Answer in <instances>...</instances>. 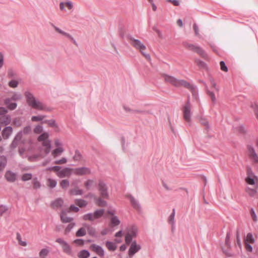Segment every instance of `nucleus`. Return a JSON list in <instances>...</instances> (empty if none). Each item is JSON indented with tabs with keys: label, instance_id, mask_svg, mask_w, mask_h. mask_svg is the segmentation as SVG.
I'll return each instance as SVG.
<instances>
[{
	"label": "nucleus",
	"instance_id": "obj_25",
	"mask_svg": "<svg viewBox=\"0 0 258 258\" xmlns=\"http://www.w3.org/2000/svg\"><path fill=\"white\" fill-rule=\"evenodd\" d=\"M50 25H51V26H52L54 28V29H55V30L57 32H58V33H60V34H62V35H64V36H65L66 37H67L71 40H72V38H73L70 34H69V33H68L67 32H65L64 31L61 30L58 27L55 26L53 23H51Z\"/></svg>",
	"mask_w": 258,
	"mask_h": 258
},
{
	"label": "nucleus",
	"instance_id": "obj_7",
	"mask_svg": "<svg viewBox=\"0 0 258 258\" xmlns=\"http://www.w3.org/2000/svg\"><path fill=\"white\" fill-rule=\"evenodd\" d=\"M183 118L185 121L189 123L191 121V105L189 102V98L188 99L186 103L185 104L182 109Z\"/></svg>",
	"mask_w": 258,
	"mask_h": 258
},
{
	"label": "nucleus",
	"instance_id": "obj_62",
	"mask_svg": "<svg viewBox=\"0 0 258 258\" xmlns=\"http://www.w3.org/2000/svg\"><path fill=\"white\" fill-rule=\"evenodd\" d=\"M245 180L248 184L250 185H253L255 183L254 179L249 176L247 177Z\"/></svg>",
	"mask_w": 258,
	"mask_h": 258
},
{
	"label": "nucleus",
	"instance_id": "obj_44",
	"mask_svg": "<svg viewBox=\"0 0 258 258\" xmlns=\"http://www.w3.org/2000/svg\"><path fill=\"white\" fill-rule=\"evenodd\" d=\"M32 177V174L31 173H24L21 177V179L23 181H26L30 180Z\"/></svg>",
	"mask_w": 258,
	"mask_h": 258
},
{
	"label": "nucleus",
	"instance_id": "obj_41",
	"mask_svg": "<svg viewBox=\"0 0 258 258\" xmlns=\"http://www.w3.org/2000/svg\"><path fill=\"white\" fill-rule=\"evenodd\" d=\"M49 253V250L48 248H45L42 249L39 252L40 257H45L48 255Z\"/></svg>",
	"mask_w": 258,
	"mask_h": 258
},
{
	"label": "nucleus",
	"instance_id": "obj_64",
	"mask_svg": "<svg viewBox=\"0 0 258 258\" xmlns=\"http://www.w3.org/2000/svg\"><path fill=\"white\" fill-rule=\"evenodd\" d=\"M70 210L72 211H73V212H78L79 211L80 209L79 208L77 207V206H75V205H71L70 207Z\"/></svg>",
	"mask_w": 258,
	"mask_h": 258
},
{
	"label": "nucleus",
	"instance_id": "obj_9",
	"mask_svg": "<svg viewBox=\"0 0 258 258\" xmlns=\"http://www.w3.org/2000/svg\"><path fill=\"white\" fill-rule=\"evenodd\" d=\"M247 150L248 152V156L254 163H258V155L255 151L254 148L248 145L247 146Z\"/></svg>",
	"mask_w": 258,
	"mask_h": 258
},
{
	"label": "nucleus",
	"instance_id": "obj_60",
	"mask_svg": "<svg viewBox=\"0 0 258 258\" xmlns=\"http://www.w3.org/2000/svg\"><path fill=\"white\" fill-rule=\"evenodd\" d=\"M97 204L99 206L104 207L106 206L107 203L106 201L103 200L101 198H98L97 200Z\"/></svg>",
	"mask_w": 258,
	"mask_h": 258
},
{
	"label": "nucleus",
	"instance_id": "obj_26",
	"mask_svg": "<svg viewBox=\"0 0 258 258\" xmlns=\"http://www.w3.org/2000/svg\"><path fill=\"white\" fill-rule=\"evenodd\" d=\"M50 25H51V26H52L54 28V29H55V30L57 32H58V33H60V34H62V35H64V36H65L66 37H67L71 40H72V38H73L70 34H69V33H68L67 32H65L64 31L61 30L58 27L55 26L53 23H51Z\"/></svg>",
	"mask_w": 258,
	"mask_h": 258
},
{
	"label": "nucleus",
	"instance_id": "obj_38",
	"mask_svg": "<svg viewBox=\"0 0 258 258\" xmlns=\"http://www.w3.org/2000/svg\"><path fill=\"white\" fill-rule=\"evenodd\" d=\"M70 195H82L83 194V190L77 189H72L69 191Z\"/></svg>",
	"mask_w": 258,
	"mask_h": 258
},
{
	"label": "nucleus",
	"instance_id": "obj_52",
	"mask_svg": "<svg viewBox=\"0 0 258 258\" xmlns=\"http://www.w3.org/2000/svg\"><path fill=\"white\" fill-rule=\"evenodd\" d=\"M8 210V208L6 205H0V216H3V214L6 212Z\"/></svg>",
	"mask_w": 258,
	"mask_h": 258
},
{
	"label": "nucleus",
	"instance_id": "obj_43",
	"mask_svg": "<svg viewBox=\"0 0 258 258\" xmlns=\"http://www.w3.org/2000/svg\"><path fill=\"white\" fill-rule=\"evenodd\" d=\"M196 62L197 63V65L199 67H200L201 68H203V69H208L207 64L203 61H202L200 59H197L196 60Z\"/></svg>",
	"mask_w": 258,
	"mask_h": 258
},
{
	"label": "nucleus",
	"instance_id": "obj_3",
	"mask_svg": "<svg viewBox=\"0 0 258 258\" xmlns=\"http://www.w3.org/2000/svg\"><path fill=\"white\" fill-rule=\"evenodd\" d=\"M22 98V95L19 93H14L11 97L6 98L4 100V105L10 110H15L17 107V101Z\"/></svg>",
	"mask_w": 258,
	"mask_h": 258
},
{
	"label": "nucleus",
	"instance_id": "obj_39",
	"mask_svg": "<svg viewBox=\"0 0 258 258\" xmlns=\"http://www.w3.org/2000/svg\"><path fill=\"white\" fill-rule=\"evenodd\" d=\"M82 158V156L81 153L78 150H76L75 151V155L73 157L74 160L76 161H79L81 160Z\"/></svg>",
	"mask_w": 258,
	"mask_h": 258
},
{
	"label": "nucleus",
	"instance_id": "obj_37",
	"mask_svg": "<svg viewBox=\"0 0 258 258\" xmlns=\"http://www.w3.org/2000/svg\"><path fill=\"white\" fill-rule=\"evenodd\" d=\"M42 123H46L49 126L53 127H57V125L55 122V121L53 119L45 120L42 122Z\"/></svg>",
	"mask_w": 258,
	"mask_h": 258
},
{
	"label": "nucleus",
	"instance_id": "obj_14",
	"mask_svg": "<svg viewBox=\"0 0 258 258\" xmlns=\"http://www.w3.org/2000/svg\"><path fill=\"white\" fill-rule=\"evenodd\" d=\"M22 138V132H19L15 137L12 143L11 144V147L12 148H15L18 145L19 142Z\"/></svg>",
	"mask_w": 258,
	"mask_h": 258
},
{
	"label": "nucleus",
	"instance_id": "obj_22",
	"mask_svg": "<svg viewBox=\"0 0 258 258\" xmlns=\"http://www.w3.org/2000/svg\"><path fill=\"white\" fill-rule=\"evenodd\" d=\"M64 149L62 147L56 148L51 152V155L54 158L60 156L63 152Z\"/></svg>",
	"mask_w": 258,
	"mask_h": 258
},
{
	"label": "nucleus",
	"instance_id": "obj_45",
	"mask_svg": "<svg viewBox=\"0 0 258 258\" xmlns=\"http://www.w3.org/2000/svg\"><path fill=\"white\" fill-rule=\"evenodd\" d=\"M45 117H46V115H38V116H32L31 117V120L32 121H42Z\"/></svg>",
	"mask_w": 258,
	"mask_h": 258
},
{
	"label": "nucleus",
	"instance_id": "obj_16",
	"mask_svg": "<svg viewBox=\"0 0 258 258\" xmlns=\"http://www.w3.org/2000/svg\"><path fill=\"white\" fill-rule=\"evenodd\" d=\"M11 116L9 115H4L0 116V125H7L10 123Z\"/></svg>",
	"mask_w": 258,
	"mask_h": 258
},
{
	"label": "nucleus",
	"instance_id": "obj_57",
	"mask_svg": "<svg viewBox=\"0 0 258 258\" xmlns=\"http://www.w3.org/2000/svg\"><path fill=\"white\" fill-rule=\"evenodd\" d=\"M220 69L222 71L227 72L228 71V68L226 66V64L224 61H221L220 62Z\"/></svg>",
	"mask_w": 258,
	"mask_h": 258
},
{
	"label": "nucleus",
	"instance_id": "obj_30",
	"mask_svg": "<svg viewBox=\"0 0 258 258\" xmlns=\"http://www.w3.org/2000/svg\"><path fill=\"white\" fill-rule=\"evenodd\" d=\"M104 209H98L96 210L93 214L94 219H97L101 218L104 214Z\"/></svg>",
	"mask_w": 258,
	"mask_h": 258
},
{
	"label": "nucleus",
	"instance_id": "obj_32",
	"mask_svg": "<svg viewBox=\"0 0 258 258\" xmlns=\"http://www.w3.org/2000/svg\"><path fill=\"white\" fill-rule=\"evenodd\" d=\"M175 215V210L174 209H172V212L171 214L170 215L168 218V222L170 225H174V217Z\"/></svg>",
	"mask_w": 258,
	"mask_h": 258
},
{
	"label": "nucleus",
	"instance_id": "obj_54",
	"mask_svg": "<svg viewBox=\"0 0 258 258\" xmlns=\"http://www.w3.org/2000/svg\"><path fill=\"white\" fill-rule=\"evenodd\" d=\"M94 181L92 179H88L84 182V185L87 189H89L92 185Z\"/></svg>",
	"mask_w": 258,
	"mask_h": 258
},
{
	"label": "nucleus",
	"instance_id": "obj_31",
	"mask_svg": "<svg viewBox=\"0 0 258 258\" xmlns=\"http://www.w3.org/2000/svg\"><path fill=\"white\" fill-rule=\"evenodd\" d=\"M106 246L110 251H114L116 249V245L111 241H107L106 242Z\"/></svg>",
	"mask_w": 258,
	"mask_h": 258
},
{
	"label": "nucleus",
	"instance_id": "obj_63",
	"mask_svg": "<svg viewBox=\"0 0 258 258\" xmlns=\"http://www.w3.org/2000/svg\"><path fill=\"white\" fill-rule=\"evenodd\" d=\"M230 234L229 232H227L225 238V244L228 246H230Z\"/></svg>",
	"mask_w": 258,
	"mask_h": 258
},
{
	"label": "nucleus",
	"instance_id": "obj_19",
	"mask_svg": "<svg viewBox=\"0 0 258 258\" xmlns=\"http://www.w3.org/2000/svg\"><path fill=\"white\" fill-rule=\"evenodd\" d=\"M163 77L166 82L170 83V84L176 87V84H177L178 80L176 79L175 78L172 76H170L167 75H164Z\"/></svg>",
	"mask_w": 258,
	"mask_h": 258
},
{
	"label": "nucleus",
	"instance_id": "obj_55",
	"mask_svg": "<svg viewBox=\"0 0 258 258\" xmlns=\"http://www.w3.org/2000/svg\"><path fill=\"white\" fill-rule=\"evenodd\" d=\"M246 191L250 196H253L256 192L255 189L250 188L248 187L246 188Z\"/></svg>",
	"mask_w": 258,
	"mask_h": 258
},
{
	"label": "nucleus",
	"instance_id": "obj_15",
	"mask_svg": "<svg viewBox=\"0 0 258 258\" xmlns=\"http://www.w3.org/2000/svg\"><path fill=\"white\" fill-rule=\"evenodd\" d=\"M176 85V87L182 86L190 90H194L195 88L192 84L184 80H178V83Z\"/></svg>",
	"mask_w": 258,
	"mask_h": 258
},
{
	"label": "nucleus",
	"instance_id": "obj_51",
	"mask_svg": "<svg viewBox=\"0 0 258 258\" xmlns=\"http://www.w3.org/2000/svg\"><path fill=\"white\" fill-rule=\"evenodd\" d=\"M17 239L18 240L19 243L21 245L23 246H26L27 245V242L26 241H23L22 240L21 235L19 233H17Z\"/></svg>",
	"mask_w": 258,
	"mask_h": 258
},
{
	"label": "nucleus",
	"instance_id": "obj_28",
	"mask_svg": "<svg viewBox=\"0 0 258 258\" xmlns=\"http://www.w3.org/2000/svg\"><path fill=\"white\" fill-rule=\"evenodd\" d=\"M61 247L63 252L69 255L72 254V247L68 242H66Z\"/></svg>",
	"mask_w": 258,
	"mask_h": 258
},
{
	"label": "nucleus",
	"instance_id": "obj_24",
	"mask_svg": "<svg viewBox=\"0 0 258 258\" xmlns=\"http://www.w3.org/2000/svg\"><path fill=\"white\" fill-rule=\"evenodd\" d=\"M63 203V201L59 198L52 202L51 204V205L53 209H57L60 208L62 206Z\"/></svg>",
	"mask_w": 258,
	"mask_h": 258
},
{
	"label": "nucleus",
	"instance_id": "obj_11",
	"mask_svg": "<svg viewBox=\"0 0 258 258\" xmlns=\"http://www.w3.org/2000/svg\"><path fill=\"white\" fill-rule=\"evenodd\" d=\"M130 201L132 207L138 211L141 210V205L138 200H137L132 195L128 194L126 196Z\"/></svg>",
	"mask_w": 258,
	"mask_h": 258
},
{
	"label": "nucleus",
	"instance_id": "obj_49",
	"mask_svg": "<svg viewBox=\"0 0 258 258\" xmlns=\"http://www.w3.org/2000/svg\"><path fill=\"white\" fill-rule=\"evenodd\" d=\"M207 93L209 96L211 98L213 103H215L216 102V99L214 92L210 91L209 90H207Z\"/></svg>",
	"mask_w": 258,
	"mask_h": 258
},
{
	"label": "nucleus",
	"instance_id": "obj_23",
	"mask_svg": "<svg viewBox=\"0 0 258 258\" xmlns=\"http://www.w3.org/2000/svg\"><path fill=\"white\" fill-rule=\"evenodd\" d=\"M84 226L87 230L88 233L89 235H90V236H91L92 237H97L96 231L94 227L91 226L90 225H89L88 224H85L84 225Z\"/></svg>",
	"mask_w": 258,
	"mask_h": 258
},
{
	"label": "nucleus",
	"instance_id": "obj_1",
	"mask_svg": "<svg viewBox=\"0 0 258 258\" xmlns=\"http://www.w3.org/2000/svg\"><path fill=\"white\" fill-rule=\"evenodd\" d=\"M26 101L29 106L33 109L42 110L46 109V106L39 100L36 99L33 95L29 91L25 93Z\"/></svg>",
	"mask_w": 258,
	"mask_h": 258
},
{
	"label": "nucleus",
	"instance_id": "obj_6",
	"mask_svg": "<svg viewBox=\"0 0 258 258\" xmlns=\"http://www.w3.org/2000/svg\"><path fill=\"white\" fill-rule=\"evenodd\" d=\"M138 232V228L135 226H132L127 231L125 236V242L129 244L132 242L133 238L136 237Z\"/></svg>",
	"mask_w": 258,
	"mask_h": 258
},
{
	"label": "nucleus",
	"instance_id": "obj_13",
	"mask_svg": "<svg viewBox=\"0 0 258 258\" xmlns=\"http://www.w3.org/2000/svg\"><path fill=\"white\" fill-rule=\"evenodd\" d=\"M73 169L69 167H66L63 169L60 170L57 173V176L59 178H63L65 177H69L72 174V171Z\"/></svg>",
	"mask_w": 258,
	"mask_h": 258
},
{
	"label": "nucleus",
	"instance_id": "obj_36",
	"mask_svg": "<svg viewBox=\"0 0 258 258\" xmlns=\"http://www.w3.org/2000/svg\"><path fill=\"white\" fill-rule=\"evenodd\" d=\"M201 123L206 126V129L208 131L210 128V125L208 120L204 117H201L200 119Z\"/></svg>",
	"mask_w": 258,
	"mask_h": 258
},
{
	"label": "nucleus",
	"instance_id": "obj_4",
	"mask_svg": "<svg viewBox=\"0 0 258 258\" xmlns=\"http://www.w3.org/2000/svg\"><path fill=\"white\" fill-rule=\"evenodd\" d=\"M38 141L42 142V145L45 148L44 152L45 154L49 153L51 149V141L49 140V134L47 133H44L38 138Z\"/></svg>",
	"mask_w": 258,
	"mask_h": 258
},
{
	"label": "nucleus",
	"instance_id": "obj_5",
	"mask_svg": "<svg viewBox=\"0 0 258 258\" xmlns=\"http://www.w3.org/2000/svg\"><path fill=\"white\" fill-rule=\"evenodd\" d=\"M183 45L186 49L195 51L202 57H204L206 56L205 51L199 46H197L187 42H183Z\"/></svg>",
	"mask_w": 258,
	"mask_h": 258
},
{
	"label": "nucleus",
	"instance_id": "obj_20",
	"mask_svg": "<svg viewBox=\"0 0 258 258\" xmlns=\"http://www.w3.org/2000/svg\"><path fill=\"white\" fill-rule=\"evenodd\" d=\"M16 174L11 171H8L5 174L6 179L10 182H14L16 179Z\"/></svg>",
	"mask_w": 258,
	"mask_h": 258
},
{
	"label": "nucleus",
	"instance_id": "obj_53",
	"mask_svg": "<svg viewBox=\"0 0 258 258\" xmlns=\"http://www.w3.org/2000/svg\"><path fill=\"white\" fill-rule=\"evenodd\" d=\"M67 162V159L65 157L62 158L60 160H55L54 161V163L55 164H63Z\"/></svg>",
	"mask_w": 258,
	"mask_h": 258
},
{
	"label": "nucleus",
	"instance_id": "obj_61",
	"mask_svg": "<svg viewBox=\"0 0 258 258\" xmlns=\"http://www.w3.org/2000/svg\"><path fill=\"white\" fill-rule=\"evenodd\" d=\"M18 82L16 80H11L9 82V85L10 87L15 88L18 86Z\"/></svg>",
	"mask_w": 258,
	"mask_h": 258
},
{
	"label": "nucleus",
	"instance_id": "obj_35",
	"mask_svg": "<svg viewBox=\"0 0 258 258\" xmlns=\"http://www.w3.org/2000/svg\"><path fill=\"white\" fill-rule=\"evenodd\" d=\"M83 219L85 221L89 220L90 221H93L95 220L92 213H89L84 215Z\"/></svg>",
	"mask_w": 258,
	"mask_h": 258
},
{
	"label": "nucleus",
	"instance_id": "obj_21",
	"mask_svg": "<svg viewBox=\"0 0 258 258\" xmlns=\"http://www.w3.org/2000/svg\"><path fill=\"white\" fill-rule=\"evenodd\" d=\"M60 217L61 221L63 223H70L73 220V218L70 217H68L67 214L64 211H62L60 214Z\"/></svg>",
	"mask_w": 258,
	"mask_h": 258
},
{
	"label": "nucleus",
	"instance_id": "obj_34",
	"mask_svg": "<svg viewBox=\"0 0 258 258\" xmlns=\"http://www.w3.org/2000/svg\"><path fill=\"white\" fill-rule=\"evenodd\" d=\"M89 256L90 253L87 250H82L78 253L79 258H88Z\"/></svg>",
	"mask_w": 258,
	"mask_h": 258
},
{
	"label": "nucleus",
	"instance_id": "obj_17",
	"mask_svg": "<svg viewBox=\"0 0 258 258\" xmlns=\"http://www.w3.org/2000/svg\"><path fill=\"white\" fill-rule=\"evenodd\" d=\"M91 248L99 255L103 256L104 255V251L102 247L95 244L91 245Z\"/></svg>",
	"mask_w": 258,
	"mask_h": 258
},
{
	"label": "nucleus",
	"instance_id": "obj_12",
	"mask_svg": "<svg viewBox=\"0 0 258 258\" xmlns=\"http://www.w3.org/2000/svg\"><path fill=\"white\" fill-rule=\"evenodd\" d=\"M140 249L141 246L140 245H137L136 241H133L128 251L129 256H132L136 253L139 251Z\"/></svg>",
	"mask_w": 258,
	"mask_h": 258
},
{
	"label": "nucleus",
	"instance_id": "obj_10",
	"mask_svg": "<svg viewBox=\"0 0 258 258\" xmlns=\"http://www.w3.org/2000/svg\"><path fill=\"white\" fill-rule=\"evenodd\" d=\"M73 173L77 175H83L91 173L90 169L86 167L73 169Z\"/></svg>",
	"mask_w": 258,
	"mask_h": 258
},
{
	"label": "nucleus",
	"instance_id": "obj_2",
	"mask_svg": "<svg viewBox=\"0 0 258 258\" xmlns=\"http://www.w3.org/2000/svg\"><path fill=\"white\" fill-rule=\"evenodd\" d=\"M127 38L132 46L139 50L146 59H150V55L144 52V51L146 49V46L140 40L134 38L130 35L127 36Z\"/></svg>",
	"mask_w": 258,
	"mask_h": 258
},
{
	"label": "nucleus",
	"instance_id": "obj_50",
	"mask_svg": "<svg viewBox=\"0 0 258 258\" xmlns=\"http://www.w3.org/2000/svg\"><path fill=\"white\" fill-rule=\"evenodd\" d=\"M48 186L51 188L55 187L57 184V182L55 180L50 178L48 179Z\"/></svg>",
	"mask_w": 258,
	"mask_h": 258
},
{
	"label": "nucleus",
	"instance_id": "obj_33",
	"mask_svg": "<svg viewBox=\"0 0 258 258\" xmlns=\"http://www.w3.org/2000/svg\"><path fill=\"white\" fill-rule=\"evenodd\" d=\"M86 234V228L81 227L80 228L76 233V236L77 237L84 236Z\"/></svg>",
	"mask_w": 258,
	"mask_h": 258
},
{
	"label": "nucleus",
	"instance_id": "obj_29",
	"mask_svg": "<svg viewBox=\"0 0 258 258\" xmlns=\"http://www.w3.org/2000/svg\"><path fill=\"white\" fill-rule=\"evenodd\" d=\"M75 204L80 208L85 207L88 205V202L86 200L83 199H76L75 200Z\"/></svg>",
	"mask_w": 258,
	"mask_h": 258
},
{
	"label": "nucleus",
	"instance_id": "obj_56",
	"mask_svg": "<svg viewBox=\"0 0 258 258\" xmlns=\"http://www.w3.org/2000/svg\"><path fill=\"white\" fill-rule=\"evenodd\" d=\"M43 131V127L40 125H37L34 129V132L35 134H40Z\"/></svg>",
	"mask_w": 258,
	"mask_h": 258
},
{
	"label": "nucleus",
	"instance_id": "obj_8",
	"mask_svg": "<svg viewBox=\"0 0 258 258\" xmlns=\"http://www.w3.org/2000/svg\"><path fill=\"white\" fill-rule=\"evenodd\" d=\"M98 189L100 192V196L103 198L107 199L109 198L108 192V187L106 183L102 180H99L98 184Z\"/></svg>",
	"mask_w": 258,
	"mask_h": 258
},
{
	"label": "nucleus",
	"instance_id": "obj_46",
	"mask_svg": "<svg viewBox=\"0 0 258 258\" xmlns=\"http://www.w3.org/2000/svg\"><path fill=\"white\" fill-rule=\"evenodd\" d=\"M111 223L114 226H117L120 224V222L117 216H113L111 218Z\"/></svg>",
	"mask_w": 258,
	"mask_h": 258
},
{
	"label": "nucleus",
	"instance_id": "obj_58",
	"mask_svg": "<svg viewBox=\"0 0 258 258\" xmlns=\"http://www.w3.org/2000/svg\"><path fill=\"white\" fill-rule=\"evenodd\" d=\"M31 131V126L30 125H28V126H25L23 128V130L21 131L22 132V135L23 134L26 135V134H28L29 133H30Z\"/></svg>",
	"mask_w": 258,
	"mask_h": 258
},
{
	"label": "nucleus",
	"instance_id": "obj_47",
	"mask_svg": "<svg viewBox=\"0 0 258 258\" xmlns=\"http://www.w3.org/2000/svg\"><path fill=\"white\" fill-rule=\"evenodd\" d=\"M33 187L35 189L40 188L41 187L40 182L38 180L37 178L35 177L33 179Z\"/></svg>",
	"mask_w": 258,
	"mask_h": 258
},
{
	"label": "nucleus",
	"instance_id": "obj_18",
	"mask_svg": "<svg viewBox=\"0 0 258 258\" xmlns=\"http://www.w3.org/2000/svg\"><path fill=\"white\" fill-rule=\"evenodd\" d=\"M13 132V128L11 126H6L2 131V136L4 139L9 138Z\"/></svg>",
	"mask_w": 258,
	"mask_h": 258
},
{
	"label": "nucleus",
	"instance_id": "obj_59",
	"mask_svg": "<svg viewBox=\"0 0 258 258\" xmlns=\"http://www.w3.org/2000/svg\"><path fill=\"white\" fill-rule=\"evenodd\" d=\"M16 76L15 72L11 69L8 71V77L9 78H13Z\"/></svg>",
	"mask_w": 258,
	"mask_h": 258
},
{
	"label": "nucleus",
	"instance_id": "obj_40",
	"mask_svg": "<svg viewBox=\"0 0 258 258\" xmlns=\"http://www.w3.org/2000/svg\"><path fill=\"white\" fill-rule=\"evenodd\" d=\"M75 226V223L70 222V223L67 226L64 230V234L66 235L68 234L70 232V231L73 229Z\"/></svg>",
	"mask_w": 258,
	"mask_h": 258
},
{
	"label": "nucleus",
	"instance_id": "obj_48",
	"mask_svg": "<svg viewBox=\"0 0 258 258\" xmlns=\"http://www.w3.org/2000/svg\"><path fill=\"white\" fill-rule=\"evenodd\" d=\"M245 241L250 243H253L254 242V239L251 233H248L246 237Z\"/></svg>",
	"mask_w": 258,
	"mask_h": 258
},
{
	"label": "nucleus",
	"instance_id": "obj_42",
	"mask_svg": "<svg viewBox=\"0 0 258 258\" xmlns=\"http://www.w3.org/2000/svg\"><path fill=\"white\" fill-rule=\"evenodd\" d=\"M60 185L63 189L67 188L70 185V182L68 179H63L60 183Z\"/></svg>",
	"mask_w": 258,
	"mask_h": 258
},
{
	"label": "nucleus",
	"instance_id": "obj_27",
	"mask_svg": "<svg viewBox=\"0 0 258 258\" xmlns=\"http://www.w3.org/2000/svg\"><path fill=\"white\" fill-rule=\"evenodd\" d=\"M7 163V158L4 156H0V173L2 172L5 167L6 166Z\"/></svg>",
	"mask_w": 258,
	"mask_h": 258
}]
</instances>
